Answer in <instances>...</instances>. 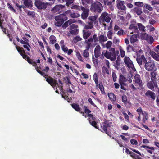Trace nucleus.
<instances>
[{
  "mask_svg": "<svg viewBox=\"0 0 159 159\" xmlns=\"http://www.w3.org/2000/svg\"><path fill=\"white\" fill-rule=\"evenodd\" d=\"M31 1L29 0H25L24 3L25 6L26 7H29L31 5Z\"/></svg>",
  "mask_w": 159,
  "mask_h": 159,
  "instance_id": "obj_49",
  "label": "nucleus"
},
{
  "mask_svg": "<svg viewBox=\"0 0 159 159\" xmlns=\"http://www.w3.org/2000/svg\"><path fill=\"white\" fill-rule=\"evenodd\" d=\"M76 55L77 58L81 62H83V58L81 55L80 52L79 51H77L76 53Z\"/></svg>",
  "mask_w": 159,
  "mask_h": 159,
  "instance_id": "obj_37",
  "label": "nucleus"
},
{
  "mask_svg": "<svg viewBox=\"0 0 159 159\" xmlns=\"http://www.w3.org/2000/svg\"><path fill=\"white\" fill-rule=\"evenodd\" d=\"M83 5H84L86 4H90L92 3L93 0H81Z\"/></svg>",
  "mask_w": 159,
  "mask_h": 159,
  "instance_id": "obj_38",
  "label": "nucleus"
},
{
  "mask_svg": "<svg viewBox=\"0 0 159 159\" xmlns=\"http://www.w3.org/2000/svg\"><path fill=\"white\" fill-rule=\"evenodd\" d=\"M129 29H133L134 30H137L138 28L137 26L133 24H131L130 25Z\"/></svg>",
  "mask_w": 159,
  "mask_h": 159,
  "instance_id": "obj_59",
  "label": "nucleus"
},
{
  "mask_svg": "<svg viewBox=\"0 0 159 159\" xmlns=\"http://www.w3.org/2000/svg\"><path fill=\"white\" fill-rule=\"evenodd\" d=\"M88 120L90 123V124L92 126L94 127L96 129H98V127L97 126V124L95 121L91 122V120L90 118H88Z\"/></svg>",
  "mask_w": 159,
  "mask_h": 159,
  "instance_id": "obj_39",
  "label": "nucleus"
},
{
  "mask_svg": "<svg viewBox=\"0 0 159 159\" xmlns=\"http://www.w3.org/2000/svg\"><path fill=\"white\" fill-rule=\"evenodd\" d=\"M27 14L28 16H31L32 17H34L35 16V13L34 11H29L28 12Z\"/></svg>",
  "mask_w": 159,
  "mask_h": 159,
  "instance_id": "obj_55",
  "label": "nucleus"
},
{
  "mask_svg": "<svg viewBox=\"0 0 159 159\" xmlns=\"http://www.w3.org/2000/svg\"><path fill=\"white\" fill-rule=\"evenodd\" d=\"M134 79L133 81L135 84L138 85L139 86L141 87L143 86V82L140 75L138 74H136L134 77Z\"/></svg>",
  "mask_w": 159,
  "mask_h": 159,
  "instance_id": "obj_13",
  "label": "nucleus"
},
{
  "mask_svg": "<svg viewBox=\"0 0 159 159\" xmlns=\"http://www.w3.org/2000/svg\"><path fill=\"white\" fill-rule=\"evenodd\" d=\"M61 48L62 50L65 53H67L68 51V49L67 47L65 45L61 46Z\"/></svg>",
  "mask_w": 159,
  "mask_h": 159,
  "instance_id": "obj_61",
  "label": "nucleus"
},
{
  "mask_svg": "<svg viewBox=\"0 0 159 159\" xmlns=\"http://www.w3.org/2000/svg\"><path fill=\"white\" fill-rule=\"evenodd\" d=\"M102 124L103 125L101 126L102 131L109 135V132L107 131V128L111 126L112 123L110 122V121L105 119Z\"/></svg>",
  "mask_w": 159,
  "mask_h": 159,
  "instance_id": "obj_8",
  "label": "nucleus"
},
{
  "mask_svg": "<svg viewBox=\"0 0 159 159\" xmlns=\"http://www.w3.org/2000/svg\"><path fill=\"white\" fill-rule=\"evenodd\" d=\"M72 107L77 111L80 112V108L79 107V105L77 104L73 103L72 105Z\"/></svg>",
  "mask_w": 159,
  "mask_h": 159,
  "instance_id": "obj_26",
  "label": "nucleus"
},
{
  "mask_svg": "<svg viewBox=\"0 0 159 159\" xmlns=\"http://www.w3.org/2000/svg\"><path fill=\"white\" fill-rule=\"evenodd\" d=\"M130 143L132 145H137L138 144V143L137 141L134 139H131L130 141Z\"/></svg>",
  "mask_w": 159,
  "mask_h": 159,
  "instance_id": "obj_62",
  "label": "nucleus"
},
{
  "mask_svg": "<svg viewBox=\"0 0 159 159\" xmlns=\"http://www.w3.org/2000/svg\"><path fill=\"white\" fill-rule=\"evenodd\" d=\"M124 62L129 68H133L134 67L133 62L129 57L125 56L124 60Z\"/></svg>",
  "mask_w": 159,
  "mask_h": 159,
  "instance_id": "obj_11",
  "label": "nucleus"
},
{
  "mask_svg": "<svg viewBox=\"0 0 159 159\" xmlns=\"http://www.w3.org/2000/svg\"><path fill=\"white\" fill-rule=\"evenodd\" d=\"M98 37L96 34H94L93 36H91L87 40H85L84 43L86 44V49L83 52V56L85 58L89 57V54L88 52L89 49L90 48L92 43H96L98 41Z\"/></svg>",
  "mask_w": 159,
  "mask_h": 159,
  "instance_id": "obj_1",
  "label": "nucleus"
},
{
  "mask_svg": "<svg viewBox=\"0 0 159 159\" xmlns=\"http://www.w3.org/2000/svg\"><path fill=\"white\" fill-rule=\"evenodd\" d=\"M82 39L79 36H76L73 39L75 43L78 41H81Z\"/></svg>",
  "mask_w": 159,
  "mask_h": 159,
  "instance_id": "obj_47",
  "label": "nucleus"
},
{
  "mask_svg": "<svg viewBox=\"0 0 159 159\" xmlns=\"http://www.w3.org/2000/svg\"><path fill=\"white\" fill-rule=\"evenodd\" d=\"M79 32L78 29H70V32L72 35H76L78 34Z\"/></svg>",
  "mask_w": 159,
  "mask_h": 159,
  "instance_id": "obj_36",
  "label": "nucleus"
},
{
  "mask_svg": "<svg viewBox=\"0 0 159 159\" xmlns=\"http://www.w3.org/2000/svg\"><path fill=\"white\" fill-rule=\"evenodd\" d=\"M108 96L113 103L115 102L116 98L115 94L112 93H108Z\"/></svg>",
  "mask_w": 159,
  "mask_h": 159,
  "instance_id": "obj_22",
  "label": "nucleus"
},
{
  "mask_svg": "<svg viewBox=\"0 0 159 159\" xmlns=\"http://www.w3.org/2000/svg\"><path fill=\"white\" fill-rule=\"evenodd\" d=\"M151 53L152 57L156 60L159 61V55L153 52Z\"/></svg>",
  "mask_w": 159,
  "mask_h": 159,
  "instance_id": "obj_33",
  "label": "nucleus"
},
{
  "mask_svg": "<svg viewBox=\"0 0 159 159\" xmlns=\"http://www.w3.org/2000/svg\"><path fill=\"white\" fill-rule=\"evenodd\" d=\"M138 39L136 34H133L131 35L130 38V41L131 44L133 45H136Z\"/></svg>",
  "mask_w": 159,
  "mask_h": 159,
  "instance_id": "obj_20",
  "label": "nucleus"
},
{
  "mask_svg": "<svg viewBox=\"0 0 159 159\" xmlns=\"http://www.w3.org/2000/svg\"><path fill=\"white\" fill-rule=\"evenodd\" d=\"M84 7H83L82 6H80L77 5H74L72 6L71 8L72 9H75L76 10H78L79 11H80V10H83Z\"/></svg>",
  "mask_w": 159,
  "mask_h": 159,
  "instance_id": "obj_29",
  "label": "nucleus"
},
{
  "mask_svg": "<svg viewBox=\"0 0 159 159\" xmlns=\"http://www.w3.org/2000/svg\"><path fill=\"white\" fill-rule=\"evenodd\" d=\"M7 6L8 7V8L11 10V11H12L14 12H16V11L15 10V9L13 8L12 6L9 3H7Z\"/></svg>",
  "mask_w": 159,
  "mask_h": 159,
  "instance_id": "obj_54",
  "label": "nucleus"
},
{
  "mask_svg": "<svg viewBox=\"0 0 159 159\" xmlns=\"http://www.w3.org/2000/svg\"><path fill=\"white\" fill-rule=\"evenodd\" d=\"M119 83H125L126 82V78L122 74L120 75L119 79Z\"/></svg>",
  "mask_w": 159,
  "mask_h": 159,
  "instance_id": "obj_27",
  "label": "nucleus"
},
{
  "mask_svg": "<svg viewBox=\"0 0 159 159\" xmlns=\"http://www.w3.org/2000/svg\"><path fill=\"white\" fill-rule=\"evenodd\" d=\"M107 37L103 34H101L98 36V41L100 43H102L107 40Z\"/></svg>",
  "mask_w": 159,
  "mask_h": 159,
  "instance_id": "obj_23",
  "label": "nucleus"
},
{
  "mask_svg": "<svg viewBox=\"0 0 159 159\" xmlns=\"http://www.w3.org/2000/svg\"><path fill=\"white\" fill-rule=\"evenodd\" d=\"M124 33L123 30L122 29H120L118 31L117 34L119 36H121L123 35Z\"/></svg>",
  "mask_w": 159,
  "mask_h": 159,
  "instance_id": "obj_63",
  "label": "nucleus"
},
{
  "mask_svg": "<svg viewBox=\"0 0 159 159\" xmlns=\"http://www.w3.org/2000/svg\"><path fill=\"white\" fill-rule=\"evenodd\" d=\"M143 8L148 10L150 11H152L153 10V8L148 4L145 3L144 4Z\"/></svg>",
  "mask_w": 159,
  "mask_h": 159,
  "instance_id": "obj_31",
  "label": "nucleus"
},
{
  "mask_svg": "<svg viewBox=\"0 0 159 159\" xmlns=\"http://www.w3.org/2000/svg\"><path fill=\"white\" fill-rule=\"evenodd\" d=\"M145 95L148 98H150L154 101L156 99V96L154 92L148 90L145 93Z\"/></svg>",
  "mask_w": 159,
  "mask_h": 159,
  "instance_id": "obj_16",
  "label": "nucleus"
},
{
  "mask_svg": "<svg viewBox=\"0 0 159 159\" xmlns=\"http://www.w3.org/2000/svg\"><path fill=\"white\" fill-rule=\"evenodd\" d=\"M75 0H65L66 2V5L68 6L73 3Z\"/></svg>",
  "mask_w": 159,
  "mask_h": 159,
  "instance_id": "obj_51",
  "label": "nucleus"
},
{
  "mask_svg": "<svg viewBox=\"0 0 159 159\" xmlns=\"http://www.w3.org/2000/svg\"><path fill=\"white\" fill-rule=\"evenodd\" d=\"M134 48L133 46L129 44L127 47L126 49L127 52H130L133 51Z\"/></svg>",
  "mask_w": 159,
  "mask_h": 159,
  "instance_id": "obj_43",
  "label": "nucleus"
},
{
  "mask_svg": "<svg viewBox=\"0 0 159 159\" xmlns=\"http://www.w3.org/2000/svg\"><path fill=\"white\" fill-rule=\"evenodd\" d=\"M112 44V42L111 41H108L106 44V47L107 49L110 48Z\"/></svg>",
  "mask_w": 159,
  "mask_h": 159,
  "instance_id": "obj_50",
  "label": "nucleus"
},
{
  "mask_svg": "<svg viewBox=\"0 0 159 159\" xmlns=\"http://www.w3.org/2000/svg\"><path fill=\"white\" fill-rule=\"evenodd\" d=\"M84 113L86 114H89L91 112L90 110L88 109L87 107L86 106H84Z\"/></svg>",
  "mask_w": 159,
  "mask_h": 159,
  "instance_id": "obj_57",
  "label": "nucleus"
},
{
  "mask_svg": "<svg viewBox=\"0 0 159 159\" xmlns=\"http://www.w3.org/2000/svg\"><path fill=\"white\" fill-rule=\"evenodd\" d=\"M101 49V47L99 45H97L94 49V53L95 54V56L96 57V54L98 53L99 52L100 50Z\"/></svg>",
  "mask_w": 159,
  "mask_h": 159,
  "instance_id": "obj_41",
  "label": "nucleus"
},
{
  "mask_svg": "<svg viewBox=\"0 0 159 159\" xmlns=\"http://www.w3.org/2000/svg\"><path fill=\"white\" fill-rule=\"evenodd\" d=\"M125 2L124 1L117 0L116 4L117 8L121 10H125L126 9V7L125 5Z\"/></svg>",
  "mask_w": 159,
  "mask_h": 159,
  "instance_id": "obj_12",
  "label": "nucleus"
},
{
  "mask_svg": "<svg viewBox=\"0 0 159 159\" xmlns=\"http://www.w3.org/2000/svg\"><path fill=\"white\" fill-rule=\"evenodd\" d=\"M82 11L83 12L81 14V18L83 20H85L88 16L89 10L88 8L84 7Z\"/></svg>",
  "mask_w": 159,
  "mask_h": 159,
  "instance_id": "obj_17",
  "label": "nucleus"
},
{
  "mask_svg": "<svg viewBox=\"0 0 159 159\" xmlns=\"http://www.w3.org/2000/svg\"><path fill=\"white\" fill-rule=\"evenodd\" d=\"M107 35L108 38L109 39H112L113 32L111 30L109 31L107 33Z\"/></svg>",
  "mask_w": 159,
  "mask_h": 159,
  "instance_id": "obj_44",
  "label": "nucleus"
},
{
  "mask_svg": "<svg viewBox=\"0 0 159 159\" xmlns=\"http://www.w3.org/2000/svg\"><path fill=\"white\" fill-rule=\"evenodd\" d=\"M70 10H68L63 14H60L55 16V19L56 22L55 23V25L58 27L61 26L64 22L67 20L68 18L66 15L70 14Z\"/></svg>",
  "mask_w": 159,
  "mask_h": 159,
  "instance_id": "obj_2",
  "label": "nucleus"
},
{
  "mask_svg": "<svg viewBox=\"0 0 159 159\" xmlns=\"http://www.w3.org/2000/svg\"><path fill=\"white\" fill-rule=\"evenodd\" d=\"M131 11L136 13L138 15L141 14L143 13L141 8L139 7H135L131 10Z\"/></svg>",
  "mask_w": 159,
  "mask_h": 159,
  "instance_id": "obj_21",
  "label": "nucleus"
},
{
  "mask_svg": "<svg viewBox=\"0 0 159 159\" xmlns=\"http://www.w3.org/2000/svg\"><path fill=\"white\" fill-rule=\"evenodd\" d=\"M158 95L156 99V104L157 106L159 107V89L158 90Z\"/></svg>",
  "mask_w": 159,
  "mask_h": 159,
  "instance_id": "obj_64",
  "label": "nucleus"
},
{
  "mask_svg": "<svg viewBox=\"0 0 159 159\" xmlns=\"http://www.w3.org/2000/svg\"><path fill=\"white\" fill-rule=\"evenodd\" d=\"M145 40L151 44H152L154 42L153 38L151 36H149L148 34L146 35Z\"/></svg>",
  "mask_w": 159,
  "mask_h": 159,
  "instance_id": "obj_28",
  "label": "nucleus"
},
{
  "mask_svg": "<svg viewBox=\"0 0 159 159\" xmlns=\"http://www.w3.org/2000/svg\"><path fill=\"white\" fill-rule=\"evenodd\" d=\"M108 16V14L105 12L102 13L101 16V18L102 20L104 19L107 16Z\"/></svg>",
  "mask_w": 159,
  "mask_h": 159,
  "instance_id": "obj_58",
  "label": "nucleus"
},
{
  "mask_svg": "<svg viewBox=\"0 0 159 159\" xmlns=\"http://www.w3.org/2000/svg\"><path fill=\"white\" fill-rule=\"evenodd\" d=\"M141 148H143L147 152L151 154H152L154 152L155 148L153 147H149V146L143 145L141 146Z\"/></svg>",
  "mask_w": 159,
  "mask_h": 159,
  "instance_id": "obj_18",
  "label": "nucleus"
},
{
  "mask_svg": "<svg viewBox=\"0 0 159 159\" xmlns=\"http://www.w3.org/2000/svg\"><path fill=\"white\" fill-rule=\"evenodd\" d=\"M23 39H21V43L23 44H26L29 45V40L25 37H23Z\"/></svg>",
  "mask_w": 159,
  "mask_h": 159,
  "instance_id": "obj_32",
  "label": "nucleus"
},
{
  "mask_svg": "<svg viewBox=\"0 0 159 159\" xmlns=\"http://www.w3.org/2000/svg\"><path fill=\"white\" fill-rule=\"evenodd\" d=\"M102 72L104 73H107L108 74H109V70L106 67L103 66L102 68Z\"/></svg>",
  "mask_w": 159,
  "mask_h": 159,
  "instance_id": "obj_56",
  "label": "nucleus"
},
{
  "mask_svg": "<svg viewBox=\"0 0 159 159\" xmlns=\"http://www.w3.org/2000/svg\"><path fill=\"white\" fill-rule=\"evenodd\" d=\"M91 32L89 31H88L85 32H84L83 34V38L85 39H87L91 35Z\"/></svg>",
  "mask_w": 159,
  "mask_h": 159,
  "instance_id": "obj_25",
  "label": "nucleus"
},
{
  "mask_svg": "<svg viewBox=\"0 0 159 159\" xmlns=\"http://www.w3.org/2000/svg\"><path fill=\"white\" fill-rule=\"evenodd\" d=\"M16 49L19 52V53L22 56V57L24 59L26 60L28 59L30 57L29 56L25 54V52L23 48H21V49H19V48L16 47Z\"/></svg>",
  "mask_w": 159,
  "mask_h": 159,
  "instance_id": "obj_14",
  "label": "nucleus"
},
{
  "mask_svg": "<svg viewBox=\"0 0 159 159\" xmlns=\"http://www.w3.org/2000/svg\"><path fill=\"white\" fill-rule=\"evenodd\" d=\"M34 5L39 10H45L48 5V3L45 2L43 0H35Z\"/></svg>",
  "mask_w": 159,
  "mask_h": 159,
  "instance_id": "obj_6",
  "label": "nucleus"
},
{
  "mask_svg": "<svg viewBox=\"0 0 159 159\" xmlns=\"http://www.w3.org/2000/svg\"><path fill=\"white\" fill-rule=\"evenodd\" d=\"M151 80L153 81V82L154 83H155V84H156V81L157 80V77H156V73L153 72H151Z\"/></svg>",
  "mask_w": 159,
  "mask_h": 159,
  "instance_id": "obj_24",
  "label": "nucleus"
},
{
  "mask_svg": "<svg viewBox=\"0 0 159 159\" xmlns=\"http://www.w3.org/2000/svg\"><path fill=\"white\" fill-rule=\"evenodd\" d=\"M80 14L79 13L76 11H74L73 13L70 14V16L72 18H76L80 17Z\"/></svg>",
  "mask_w": 159,
  "mask_h": 159,
  "instance_id": "obj_30",
  "label": "nucleus"
},
{
  "mask_svg": "<svg viewBox=\"0 0 159 159\" xmlns=\"http://www.w3.org/2000/svg\"><path fill=\"white\" fill-rule=\"evenodd\" d=\"M136 61L138 64L140 66L143 64H145L147 61L144 55L143 54V51L141 49L136 52Z\"/></svg>",
  "mask_w": 159,
  "mask_h": 159,
  "instance_id": "obj_4",
  "label": "nucleus"
},
{
  "mask_svg": "<svg viewBox=\"0 0 159 159\" xmlns=\"http://www.w3.org/2000/svg\"><path fill=\"white\" fill-rule=\"evenodd\" d=\"M112 76L113 78V80L114 82L116 80L117 76L115 72H113L112 74Z\"/></svg>",
  "mask_w": 159,
  "mask_h": 159,
  "instance_id": "obj_60",
  "label": "nucleus"
},
{
  "mask_svg": "<svg viewBox=\"0 0 159 159\" xmlns=\"http://www.w3.org/2000/svg\"><path fill=\"white\" fill-rule=\"evenodd\" d=\"M119 53V51L115 50V48H112L110 49L109 51L107 50L104 51L102 54H104L105 57L108 59H111V61H114Z\"/></svg>",
  "mask_w": 159,
  "mask_h": 159,
  "instance_id": "obj_3",
  "label": "nucleus"
},
{
  "mask_svg": "<svg viewBox=\"0 0 159 159\" xmlns=\"http://www.w3.org/2000/svg\"><path fill=\"white\" fill-rule=\"evenodd\" d=\"M91 10L95 13H101L103 9L102 4L98 2H96L91 5Z\"/></svg>",
  "mask_w": 159,
  "mask_h": 159,
  "instance_id": "obj_5",
  "label": "nucleus"
},
{
  "mask_svg": "<svg viewBox=\"0 0 159 159\" xmlns=\"http://www.w3.org/2000/svg\"><path fill=\"white\" fill-rule=\"evenodd\" d=\"M153 82V81H152V80L148 82L147 83V86L151 90L154 91V87L156 88H157L158 85L157 81H156V84H155V83H154Z\"/></svg>",
  "mask_w": 159,
  "mask_h": 159,
  "instance_id": "obj_15",
  "label": "nucleus"
},
{
  "mask_svg": "<svg viewBox=\"0 0 159 159\" xmlns=\"http://www.w3.org/2000/svg\"><path fill=\"white\" fill-rule=\"evenodd\" d=\"M127 98L125 95H124L122 97V101L124 103H126L127 102Z\"/></svg>",
  "mask_w": 159,
  "mask_h": 159,
  "instance_id": "obj_53",
  "label": "nucleus"
},
{
  "mask_svg": "<svg viewBox=\"0 0 159 159\" xmlns=\"http://www.w3.org/2000/svg\"><path fill=\"white\" fill-rule=\"evenodd\" d=\"M131 157L133 159H142L139 155L134 153H133L132 155H131Z\"/></svg>",
  "mask_w": 159,
  "mask_h": 159,
  "instance_id": "obj_45",
  "label": "nucleus"
},
{
  "mask_svg": "<svg viewBox=\"0 0 159 159\" xmlns=\"http://www.w3.org/2000/svg\"><path fill=\"white\" fill-rule=\"evenodd\" d=\"M143 121L144 123H145L146 121L148 119V113L146 112H144L143 113Z\"/></svg>",
  "mask_w": 159,
  "mask_h": 159,
  "instance_id": "obj_35",
  "label": "nucleus"
},
{
  "mask_svg": "<svg viewBox=\"0 0 159 159\" xmlns=\"http://www.w3.org/2000/svg\"><path fill=\"white\" fill-rule=\"evenodd\" d=\"M115 0H104V2L105 5H111L112 2H115Z\"/></svg>",
  "mask_w": 159,
  "mask_h": 159,
  "instance_id": "obj_40",
  "label": "nucleus"
},
{
  "mask_svg": "<svg viewBox=\"0 0 159 159\" xmlns=\"http://www.w3.org/2000/svg\"><path fill=\"white\" fill-rule=\"evenodd\" d=\"M98 76L97 74L96 73H95L93 76V79L95 83V84L98 83Z\"/></svg>",
  "mask_w": 159,
  "mask_h": 159,
  "instance_id": "obj_46",
  "label": "nucleus"
},
{
  "mask_svg": "<svg viewBox=\"0 0 159 159\" xmlns=\"http://www.w3.org/2000/svg\"><path fill=\"white\" fill-rule=\"evenodd\" d=\"M134 5L140 8L143 7L144 4L143 2H134Z\"/></svg>",
  "mask_w": 159,
  "mask_h": 159,
  "instance_id": "obj_42",
  "label": "nucleus"
},
{
  "mask_svg": "<svg viewBox=\"0 0 159 159\" xmlns=\"http://www.w3.org/2000/svg\"><path fill=\"white\" fill-rule=\"evenodd\" d=\"M88 19L90 21H93V22H96V17L95 16H89Z\"/></svg>",
  "mask_w": 159,
  "mask_h": 159,
  "instance_id": "obj_52",
  "label": "nucleus"
},
{
  "mask_svg": "<svg viewBox=\"0 0 159 159\" xmlns=\"http://www.w3.org/2000/svg\"><path fill=\"white\" fill-rule=\"evenodd\" d=\"M56 37L52 35L50 36L49 37V39L51 44H53L56 43Z\"/></svg>",
  "mask_w": 159,
  "mask_h": 159,
  "instance_id": "obj_34",
  "label": "nucleus"
},
{
  "mask_svg": "<svg viewBox=\"0 0 159 159\" xmlns=\"http://www.w3.org/2000/svg\"><path fill=\"white\" fill-rule=\"evenodd\" d=\"M96 86L97 88H99L102 94L104 95L106 94V93L105 92L104 90V87L103 85V84L102 82H99L96 84Z\"/></svg>",
  "mask_w": 159,
  "mask_h": 159,
  "instance_id": "obj_19",
  "label": "nucleus"
},
{
  "mask_svg": "<svg viewBox=\"0 0 159 159\" xmlns=\"http://www.w3.org/2000/svg\"><path fill=\"white\" fill-rule=\"evenodd\" d=\"M144 64L145 68L148 71H152L156 69L155 64L153 61H151L148 62H146Z\"/></svg>",
  "mask_w": 159,
  "mask_h": 159,
  "instance_id": "obj_9",
  "label": "nucleus"
},
{
  "mask_svg": "<svg viewBox=\"0 0 159 159\" xmlns=\"http://www.w3.org/2000/svg\"><path fill=\"white\" fill-rule=\"evenodd\" d=\"M46 76H43L45 79L46 81L53 88L55 87L56 85H58V83H57L56 80H54L50 76L47 74L45 73Z\"/></svg>",
  "mask_w": 159,
  "mask_h": 159,
  "instance_id": "obj_7",
  "label": "nucleus"
},
{
  "mask_svg": "<svg viewBox=\"0 0 159 159\" xmlns=\"http://www.w3.org/2000/svg\"><path fill=\"white\" fill-rule=\"evenodd\" d=\"M138 26L139 29L140 30L142 31L145 30V27L142 24L138 23Z\"/></svg>",
  "mask_w": 159,
  "mask_h": 159,
  "instance_id": "obj_48",
  "label": "nucleus"
},
{
  "mask_svg": "<svg viewBox=\"0 0 159 159\" xmlns=\"http://www.w3.org/2000/svg\"><path fill=\"white\" fill-rule=\"evenodd\" d=\"M64 5H58L55 6L52 10V12L53 13H60L63 11L62 9L65 8Z\"/></svg>",
  "mask_w": 159,
  "mask_h": 159,
  "instance_id": "obj_10",
  "label": "nucleus"
}]
</instances>
